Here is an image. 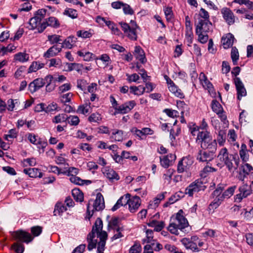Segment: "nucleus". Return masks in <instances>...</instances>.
Listing matches in <instances>:
<instances>
[{"label": "nucleus", "mask_w": 253, "mask_h": 253, "mask_svg": "<svg viewBox=\"0 0 253 253\" xmlns=\"http://www.w3.org/2000/svg\"><path fill=\"white\" fill-rule=\"evenodd\" d=\"M196 141L200 144L202 148L198 152L197 160L202 162H208L213 160L217 149V142L215 139H212L210 132L199 131Z\"/></svg>", "instance_id": "obj_1"}, {"label": "nucleus", "mask_w": 253, "mask_h": 253, "mask_svg": "<svg viewBox=\"0 0 253 253\" xmlns=\"http://www.w3.org/2000/svg\"><path fill=\"white\" fill-rule=\"evenodd\" d=\"M183 211L180 210L173 218L168 227V230L172 234H179L178 230L184 232V230L188 227L189 224L187 219L184 217Z\"/></svg>", "instance_id": "obj_2"}, {"label": "nucleus", "mask_w": 253, "mask_h": 253, "mask_svg": "<svg viewBox=\"0 0 253 253\" xmlns=\"http://www.w3.org/2000/svg\"><path fill=\"white\" fill-rule=\"evenodd\" d=\"M217 157L221 162H224L229 171L237 169L240 162L238 155L229 154L226 148H223L219 151Z\"/></svg>", "instance_id": "obj_3"}, {"label": "nucleus", "mask_w": 253, "mask_h": 253, "mask_svg": "<svg viewBox=\"0 0 253 253\" xmlns=\"http://www.w3.org/2000/svg\"><path fill=\"white\" fill-rule=\"evenodd\" d=\"M102 228L103 222L100 218H98L92 227L91 232L88 235L87 241L88 244L87 249L89 251H91L95 248L97 242L100 241V234L103 232H106L102 230Z\"/></svg>", "instance_id": "obj_4"}, {"label": "nucleus", "mask_w": 253, "mask_h": 253, "mask_svg": "<svg viewBox=\"0 0 253 253\" xmlns=\"http://www.w3.org/2000/svg\"><path fill=\"white\" fill-rule=\"evenodd\" d=\"M104 207L105 204L103 197L101 193H97L95 201L92 200L89 201L87 207V215L85 218L89 220L94 211H99L102 210Z\"/></svg>", "instance_id": "obj_5"}, {"label": "nucleus", "mask_w": 253, "mask_h": 253, "mask_svg": "<svg viewBox=\"0 0 253 253\" xmlns=\"http://www.w3.org/2000/svg\"><path fill=\"white\" fill-rule=\"evenodd\" d=\"M119 24L125 34L129 39L133 41H136L137 40V35L136 29L139 27L134 21L131 20L129 24L124 22H121Z\"/></svg>", "instance_id": "obj_6"}, {"label": "nucleus", "mask_w": 253, "mask_h": 253, "mask_svg": "<svg viewBox=\"0 0 253 253\" xmlns=\"http://www.w3.org/2000/svg\"><path fill=\"white\" fill-rule=\"evenodd\" d=\"M125 197L126 198V206L128 205L129 211L131 213L135 212L141 205V200L140 198L137 196L130 197L129 194H125Z\"/></svg>", "instance_id": "obj_7"}, {"label": "nucleus", "mask_w": 253, "mask_h": 253, "mask_svg": "<svg viewBox=\"0 0 253 253\" xmlns=\"http://www.w3.org/2000/svg\"><path fill=\"white\" fill-rule=\"evenodd\" d=\"M196 33H208L211 28V23L209 20H203L201 18L195 21Z\"/></svg>", "instance_id": "obj_8"}, {"label": "nucleus", "mask_w": 253, "mask_h": 253, "mask_svg": "<svg viewBox=\"0 0 253 253\" xmlns=\"http://www.w3.org/2000/svg\"><path fill=\"white\" fill-rule=\"evenodd\" d=\"M60 23L59 20L55 17L51 16L45 19V21L40 24L38 28V32L42 33L46 29L47 26H49L54 28H58L59 27Z\"/></svg>", "instance_id": "obj_9"}, {"label": "nucleus", "mask_w": 253, "mask_h": 253, "mask_svg": "<svg viewBox=\"0 0 253 253\" xmlns=\"http://www.w3.org/2000/svg\"><path fill=\"white\" fill-rule=\"evenodd\" d=\"M239 193L236 194L235 197V201L236 202H241L244 199L247 198L252 193L251 186L247 184H244L239 188Z\"/></svg>", "instance_id": "obj_10"}, {"label": "nucleus", "mask_w": 253, "mask_h": 253, "mask_svg": "<svg viewBox=\"0 0 253 253\" xmlns=\"http://www.w3.org/2000/svg\"><path fill=\"white\" fill-rule=\"evenodd\" d=\"M12 235L15 240L20 242L29 243L33 239L30 233L23 230L14 232Z\"/></svg>", "instance_id": "obj_11"}, {"label": "nucleus", "mask_w": 253, "mask_h": 253, "mask_svg": "<svg viewBox=\"0 0 253 253\" xmlns=\"http://www.w3.org/2000/svg\"><path fill=\"white\" fill-rule=\"evenodd\" d=\"M136 105V103L134 100H131L125 102V103L119 105L114 113L116 115L118 114H125L129 112Z\"/></svg>", "instance_id": "obj_12"}, {"label": "nucleus", "mask_w": 253, "mask_h": 253, "mask_svg": "<svg viewBox=\"0 0 253 253\" xmlns=\"http://www.w3.org/2000/svg\"><path fill=\"white\" fill-rule=\"evenodd\" d=\"M205 186L201 181H196L190 184L185 190V194L192 196L195 193L204 189Z\"/></svg>", "instance_id": "obj_13"}, {"label": "nucleus", "mask_w": 253, "mask_h": 253, "mask_svg": "<svg viewBox=\"0 0 253 253\" xmlns=\"http://www.w3.org/2000/svg\"><path fill=\"white\" fill-rule=\"evenodd\" d=\"M45 84V78L44 79L41 78L36 79L29 84L28 90L31 93H34L42 87Z\"/></svg>", "instance_id": "obj_14"}, {"label": "nucleus", "mask_w": 253, "mask_h": 253, "mask_svg": "<svg viewBox=\"0 0 253 253\" xmlns=\"http://www.w3.org/2000/svg\"><path fill=\"white\" fill-rule=\"evenodd\" d=\"M193 164V160L190 157H184L177 165V171L182 173L188 169Z\"/></svg>", "instance_id": "obj_15"}, {"label": "nucleus", "mask_w": 253, "mask_h": 253, "mask_svg": "<svg viewBox=\"0 0 253 253\" xmlns=\"http://www.w3.org/2000/svg\"><path fill=\"white\" fill-rule=\"evenodd\" d=\"M234 80L237 91V98L239 100H241L242 97L246 95V90L243 83L239 78L236 77Z\"/></svg>", "instance_id": "obj_16"}, {"label": "nucleus", "mask_w": 253, "mask_h": 253, "mask_svg": "<svg viewBox=\"0 0 253 253\" xmlns=\"http://www.w3.org/2000/svg\"><path fill=\"white\" fill-rule=\"evenodd\" d=\"M221 13L224 20L229 25L233 24L235 22L234 14L229 8L227 7L222 8Z\"/></svg>", "instance_id": "obj_17"}, {"label": "nucleus", "mask_w": 253, "mask_h": 253, "mask_svg": "<svg viewBox=\"0 0 253 253\" xmlns=\"http://www.w3.org/2000/svg\"><path fill=\"white\" fill-rule=\"evenodd\" d=\"M104 175L111 182L119 180L120 176L118 174L112 169L106 167L103 169Z\"/></svg>", "instance_id": "obj_18"}, {"label": "nucleus", "mask_w": 253, "mask_h": 253, "mask_svg": "<svg viewBox=\"0 0 253 253\" xmlns=\"http://www.w3.org/2000/svg\"><path fill=\"white\" fill-rule=\"evenodd\" d=\"M160 163L162 167L167 168L172 165L176 159V156L173 154H169L167 156L160 157Z\"/></svg>", "instance_id": "obj_19"}, {"label": "nucleus", "mask_w": 253, "mask_h": 253, "mask_svg": "<svg viewBox=\"0 0 253 253\" xmlns=\"http://www.w3.org/2000/svg\"><path fill=\"white\" fill-rule=\"evenodd\" d=\"M181 242L187 249L192 250L193 252H199L196 242H192L189 240V238H184L181 240Z\"/></svg>", "instance_id": "obj_20"}, {"label": "nucleus", "mask_w": 253, "mask_h": 253, "mask_svg": "<svg viewBox=\"0 0 253 253\" xmlns=\"http://www.w3.org/2000/svg\"><path fill=\"white\" fill-rule=\"evenodd\" d=\"M234 40V36L230 33L227 34L225 36H223L221 39L223 47L225 49L229 48L232 45Z\"/></svg>", "instance_id": "obj_21"}, {"label": "nucleus", "mask_w": 253, "mask_h": 253, "mask_svg": "<svg viewBox=\"0 0 253 253\" xmlns=\"http://www.w3.org/2000/svg\"><path fill=\"white\" fill-rule=\"evenodd\" d=\"M62 50V47H58L57 45H53L50 47L46 52L44 53L43 56L46 58H48L56 56Z\"/></svg>", "instance_id": "obj_22"}, {"label": "nucleus", "mask_w": 253, "mask_h": 253, "mask_svg": "<svg viewBox=\"0 0 253 253\" xmlns=\"http://www.w3.org/2000/svg\"><path fill=\"white\" fill-rule=\"evenodd\" d=\"M23 172L29 175L31 177H42V173L41 172L40 170L37 168H30L25 169L23 170Z\"/></svg>", "instance_id": "obj_23"}, {"label": "nucleus", "mask_w": 253, "mask_h": 253, "mask_svg": "<svg viewBox=\"0 0 253 253\" xmlns=\"http://www.w3.org/2000/svg\"><path fill=\"white\" fill-rule=\"evenodd\" d=\"M134 55L135 58L142 63H144L146 61L144 52L139 46H135Z\"/></svg>", "instance_id": "obj_24"}, {"label": "nucleus", "mask_w": 253, "mask_h": 253, "mask_svg": "<svg viewBox=\"0 0 253 253\" xmlns=\"http://www.w3.org/2000/svg\"><path fill=\"white\" fill-rule=\"evenodd\" d=\"M77 54L79 56L83 57L84 60L86 61H89L92 60H98V57L90 52H86L84 50L78 51Z\"/></svg>", "instance_id": "obj_25"}, {"label": "nucleus", "mask_w": 253, "mask_h": 253, "mask_svg": "<svg viewBox=\"0 0 253 253\" xmlns=\"http://www.w3.org/2000/svg\"><path fill=\"white\" fill-rule=\"evenodd\" d=\"M199 80L201 84L204 88L210 90L213 88L212 84L208 81L204 73H201L200 74Z\"/></svg>", "instance_id": "obj_26"}, {"label": "nucleus", "mask_w": 253, "mask_h": 253, "mask_svg": "<svg viewBox=\"0 0 253 253\" xmlns=\"http://www.w3.org/2000/svg\"><path fill=\"white\" fill-rule=\"evenodd\" d=\"M77 41V38L74 36H69L62 42V48L71 49Z\"/></svg>", "instance_id": "obj_27"}, {"label": "nucleus", "mask_w": 253, "mask_h": 253, "mask_svg": "<svg viewBox=\"0 0 253 253\" xmlns=\"http://www.w3.org/2000/svg\"><path fill=\"white\" fill-rule=\"evenodd\" d=\"M169 90L173 93L175 96L179 97L180 98H184V95L181 89L178 88V87L173 84L168 86Z\"/></svg>", "instance_id": "obj_28"}, {"label": "nucleus", "mask_w": 253, "mask_h": 253, "mask_svg": "<svg viewBox=\"0 0 253 253\" xmlns=\"http://www.w3.org/2000/svg\"><path fill=\"white\" fill-rule=\"evenodd\" d=\"M236 188L237 186L236 185L229 187L223 193L221 196H219V198H221L223 201L225 199H228L230 198L233 195Z\"/></svg>", "instance_id": "obj_29"}, {"label": "nucleus", "mask_w": 253, "mask_h": 253, "mask_svg": "<svg viewBox=\"0 0 253 253\" xmlns=\"http://www.w3.org/2000/svg\"><path fill=\"white\" fill-rule=\"evenodd\" d=\"M91 108L90 106V103L88 102H85L84 104L79 106L77 112L82 114H85L91 112Z\"/></svg>", "instance_id": "obj_30"}, {"label": "nucleus", "mask_w": 253, "mask_h": 253, "mask_svg": "<svg viewBox=\"0 0 253 253\" xmlns=\"http://www.w3.org/2000/svg\"><path fill=\"white\" fill-rule=\"evenodd\" d=\"M217 134V141L220 146H223L225 142L226 132L224 130L216 129Z\"/></svg>", "instance_id": "obj_31"}, {"label": "nucleus", "mask_w": 253, "mask_h": 253, "mask_svg": "<svg viewBox=\"0 0 253 253\" xmlns=\"http://www.w3.org/2000/svg\"><path fill=\"white\" fill-rule=\"evenodd\" d=\"M45 84L47 83L46 85L45 90L47 92H51L53 91L55 87V85L54 84L51 83L53 80V76L51 75H47L45 77Z\"/></svg>", "instance_id": "obj_32"}, {"label": "nucleus", "mask_w": 253, "mask_h": 253, "mask_svg": "<svg viewBox=\"0 0 253 253\" xmlns=\"http://www.w3.org/2000/svg\"><path fill=\"white\" fill-rule=\"evenodd\" d=\"M111 137L116 141H121L123 140L124 132L122 130L114 129L113 130Z\"/></svg>", "instance_id": "obj_33"}, {"label": "nucleus", "mask_w": 253, "mask_h": 253, "mask_svg": "<svg viewBox=\"0 0 253 253\" xmlns=\"http://www.w3.org/2000/svg\"><path fill=\"white\" fill-rule=\"evenodd\" d=\"M126 198L125 197V195L121 197L117 201V203L115 205L112 207V211H114L119 209L121 206H126Z\"/></svg>", "instance_id": "obj_34"}, {"label": "nucleus", "mask_w": 253, "mask_h": 253, "mask_svg": "<svg viewBox=\"0 0 253 253\" xmlns=\"http://www.w3.org/2000/svg\"><path fill=\"white\" fill-rule=\"evenodd\" d=\"M67 208L62 203H57L55 207L54 214L55 215H60L62 213L67 211Z\"/></svg>", "instance_id": "obj_35"}, {"label": "nucleus", "mask_w": 253, "mask_h": 253, "mask_svg": "<svg viewBox=\"0 0 253 253\" xmlns=\"http://www.w3.org/2000/svg\"><path fill=\"white\" fill-rule=\"evenodd\" d=\"M130 89L134 94L137 95H142L145 92V87L142 85L131 86L130 87Z\"/></svg>", "instance_id": "obj_36"}, {"label": "nucleus", "mask_w": 253, "mask_h": 253, "mask_svg": "<svg viewBox=\"0 0 253 253\" xmlns=\"http://www.w3.org/2000/svg\"><path fill=\"white\" fill-rule=\"evenodd\" d=\"M72 195L77 202H81L84 199L83 193L78 189H74L72 190Z\"/></svg>", "instance_id": "obj_37"}, {"label": "nucleus", "mask_w": 253, "mask_h": 253, "mask_svg": "<svg viewBox=\"0 0 253 253\" xmlns=\"http://www.w3.org/2000/svg\"><path fill=\"white\" fill-rule=\"evenodd\" d=\"M29 54L22 52H19L16 54L14 56V59L20 62L27 61L29 60Z\"/></svg>", "instance_id": "obj_38"}, {"label": "nucleus", "mask_w": 253, "mask_h": 253, "mask_svg": "<svg viewBox=\"0 0 253 253\" xmlns=\"http://www.w3.org/2000/svg\"><path fill=\"white\" fill-rule=\"evenodd\" d=\"M44 64L39 62H33L28 69V73L36 72L37 70L43 68Z\"/></svg>", "instance_id": "obj_39"}, {"label": "nucleus", "mask_w": 253, "mask_h": 253, "mask_svg": "<svg viewBox=\"0 0 253 253\" xmlns=\"http://www.w3.org/2000/svg\"><path fill=\"white\" fill-rule=\"evenodd\" d=\"M77 36L78 37L82 38L83 39L89 38L92 37V30H89L88 31L85 30H79L77 32Z\"/></svg>", "instance_id": "obj_40"}, {"label": "nucleus", "mask_w": 253, "mask_h": 253, "mask_svg": "<svg viewBox=\"0 0 253 253\" xmlns=\"http://www.w3.org/2000/svg\"><path fill=\"white\" fill-rule=\"evenodd\" d=\"M66 122L71 126H77L80 123V119L77 116L70 115L67 116Z\"/></svg>", "instance_id": "obj_41"}, {"label": "nucleus", "mask_w": 253, "mask_h": 253, "mask_svg": "<svg viewBox=\"0 0 253 253\" xmlns=\"http://www.w3.org/2000/svg\"><path fill=\"white\" fill-rule=\"evenodd\" d=\"M79 170L78 169L75 167H70L67 169H65L64 171L62 172V173L68 176L76 175L78 174Z\"/></svg>", "instance_id": "obj_42"}, {"label": "nucleus", "mask_w": 253, "mask_h": 253, "mask_svg": "<svg viewBox=\"0 0 253 253\" xmlns=\"http://www.w3.org/2000/svg\"><path fill=\"white\" fill-rule=\"evenodd\" d=\"M39 19H38V17H36V16H34V17L30 19L29 23L31 27L29 28L30 29L34 30L37 28V29L38 28L40 24H41V21H40Z\"/></svg>", "instance_id": "obj_43"}, {"label": "nucleus", "mask_w": 253, "mask_h": 253, "mask_svg": "<svg viewBox=\"0 0 253 253\" xmlns=\"http://www.w3.org/2000/svg\"><path fill=\"white\" fill-rule=\"evenodd\" d=\"M211 108L212 111L215 113H219L223 111L222 107L220 103L216 100H212L211 102Z\"/></svg>", "instance_id": "obj_44"}, {"label": "nucleus", "mask_w": 253, "mask_h": 253, "mask_svg": "<svg viewBox=\"0 0 253 253\" xmlns=\"http://www.w3.org/2000/svg\"><path fill=\"white\" fill-rule=\"evenodd\" d=\"M22 164L24 167L35 166L37 164V162L36 159L34 158H27L24 159L22 162Z\"/></svg>", "instance_id": "obj_45"}, {"label": "nucleus", "mask_w": 253, "mask_h": 253, "mask_svg": "<svg viewBox=\"0 0 253 253\" xmlns=\"http://www.w3.org/2000/svg\"><path fill=\"white\" fill-rule=\"evenodd\" d=\"M67 115L65 114H61L55 116L52 120L54 123H60L66 122Z\"/></svg>", "instance_id": "obj_46"}, {"label": "nucleus", "mask_w": 253, "mask_h": 253, "mask_svg": "<svg viewBox=\"0 0 253 253\" xmlns=\"http://www.w3.org/2000/svg\"><path fill=\"white\" fill-rule=\"evenodd\" d=\"M223 201L218 197V198L216 197L213 202H212L209 206V209L210 210H214L217 208L221 203Z\"/></svg>", "instance_id": "obj_47"}, {"label": "nucleus", "mask_w": 253, "mask_h": 253, "mask_svg": "<svg viewBox=\"0 0 253 253\" xmlns=\"http://www.w3.org/2000/svg\"><path fill=\"white\" fill-rule=\"evenodd\" d=\"M231 56L232 60L233 61V64L234 65L237 64V60L239 59V52L238 49L235 47H233L232 48L231 52Z\"/></svg>", "instance_id": "obj_48"}, {"label": "nucleus", "mask_w": 253, "mask_h": 253, "mask_svg": "<svg viewBox=\"0 0 253 253\" xmlns=\"http://www.w3.org/2000/svg\"><path fill=\"white\" fill-rule=\"evenodd\" d=\"M105 23L107 26L109 28H110L112 32L115 34L118 35L119 33V30L118 28L116 27L115 24L109 20H107L105 21Z\"/></svg>", "instance_id": "obj_49"}, {"label": "nucleus", "mask_w": 253, "mask_h": 253, "mask_svg": "<svg viewBox=\"0 0 253 253\" xmlns=\"http://www.w3.org/2000/svg\"><path fill=\"white\" fill-rule=\"evenodd\" d=\"M174 172V169H171L166 170V172L163 175V178L165 180V182H168V183L170 182Z\"/></svg>", "instance_id": "obj_50"}, {"label": "nucleus", "mask_w": 253, "mask_h": 253, "mask_svg": "<svg viewBox=\"0 0 253 253\" xmlns=\"http://www.w3.org/2000/svg\"><path fill=\"white\" fill-rule=\"evenodd\" d=\"M64 14L74 19L77 17L78 13L75 9L72 8L66 9L64 12Z\"/></svg>", "instance_id": "obj_51"}, {"label": "nucleus", "mask_w": 253, "mask_h": 253, "mask_svg": "<svg viewBox=\"0 0 253 253\" xmlns=\"http://www.w3.org/2000/svg\"><path fill=\"white\" fill-rule=\"evenodd\" d=\"M225 187V185L223 184H219L216 189L213 191V195L214 196L218 198L219 196H221V193L224 189Z\"/></svg>", "instance_id": "obj_52"}, {"label": "nucleus", "mask_w": 253, "mask_h": 253, "mask_svg": "<svg viewBox=\"0 0 253 253\" xmlns=\"http://www.w3.org/2000/svg\"><path fill=\"white\" fill-rule=\"evenodd\" d=\"M60 38L61 37L57 35H48L47 37L48 40L51 44H54L61 42L62 40Z\"/></svg>", "instance_id": "obj_53"}, {"label": "nucleus", "mask_w": 253, "mask_h": 253, "mask_svg": "<svg viewBox=\"0 0 253 253\" xmlns=\"http://www.w3.org/2000/svg\"><path fill=\"white\" fill-rule=\"evenodd\" d=\"M91 123H97L101 120V115L97 113L92 114L88 118Z\"/></svg>", "instance_id": "obj_54"}, {"label": "nucleus", "mask_w": 253, "mask_h": 253, "mask_svg": "<svg viewBox=\"0 0 253 253\" xmlns=\"http://www.w3.org/2000/svg\"><path fill=\"white\" fill-rule=\"evenodd\" d=\"M196 35L198 36V41L202 43H205L207 42L209 37L207 33L202 32L196 33Z\"/></svg>", "instance_id": "obj_55"}, {"label": "nucleus", "mask_w": 253, "mask_h": 253, "mask_svg": "<svg viewBox=\"0 0 253 253\" xmlns=\"http://www.w3.org/2000/svg\"><path fill=\"white\" fill-rule=\"evenodd\" d=\"M60 108L58 106V105L54 102H52L49 104L45 108V112H51L55 111H59Z\"/></svg>", "instance_id": "obj_56"}, {"label": "nucleus", "mask_w": 253, "mask_h": 253, "mask_svg": "<svg viewBox=\"0 0 253 253\" xmlns=\"http://www.w3.org/2000/svg\"><path fill=\"white\" fill-rule=\"evenodd\" d=\"M73 96V94L71 92H68L62 95L60 97V101L62 103H66L71 101V98Z\"/></svg>", "instance_id": "obj_57"}, {"label": "nucleus", "mask_w": 253, "mask_h": 253, "mask_svg": "<svg viewBox=\"0 0 253 253\" xmlns=\"http://www.w3.org/2000/svg\"><path fill=\"white\" fill-rule=\"evenodd\" d=\"M241 169L245 173L249 174V173L253 170V167L248 163L243 164L241 166Z\"/></svg>", "instance_id": "obj_58"}, {"label": "nucleus", "mask_w": 253, "mask_h": 253, "mask_svg": "<svg viewBox=\"0 0 253 253\" xmlns=\"http://www.w3.org/2000/svg\"><path fill=\"white\" fill-rule=\"evenodd\" d=\"M87 84V81L84 79H79L77 81V87L82 91L85 90Z\"/></svg>", "instance_id": "obj_59"}, {"label": "nucleus", "mask_w": 253, "mask_h": 253, "mask_svg": "<svg viewBox=\"0 0 253 253\" xmlns=\"http://www.w3.org/2000/svg\"><path fill=\"white\" fill-rule=\"evenodd\" d=\"M12 247L16 253H23L24 251V246L20 243H14Z\"/></svg>", "instance_id": "obj_60"}, {"label": "nucleus", "mask_w": 253, "mask_h": 253, "mask_svg": "<svg viewBox=\"0 0 253 253\" xmlns=\"http://www.w3.org/2000/svg\"><path fill=\"white\" fill-rule=\"evenodd\" d=\"M141 247L138 243H135L129 249V253H140Z\"/></svg>", "instance_id": "obj_61"}, {"label": "nucleus", "mask_w": 253, "mask_h": 253, "mask_svg": "<svg viewBox=\"0 0 253 253\" xmlns=\"http://www.w3.org/2000/svg\"><path fill=\"white\" fill-rule=\"evenodd\" d=\"M70 180L72 183L78 185H83L84 181H85L76 175H71L70 177Z\"/></svg>", "instance_id": "obj_62"}, {"label": "nucleus", "mask_w": 253, "mask_h": 253, "mask_svg": "<svg viewBox=\"0 0 253 253\" xmlns=\"http://www.w3.org/2000/svg\"><path fill=\"white\" fill-rule=\"evenodd\" d=\"M123 11L125 14L132 15L134 13V11L131 8L129 5L124 3L122 6Z\"/></svg>", "instance_id": "obj_63"}, {"label": "nucleus", "mask_w": 253, "mask_h": 253, "mask_svg": "<svg viewBox=\"0 0 253 253\" xmlns=\"http://www.w3.org/2000/svg\"><path fill=\"white\" fill-rule=\"evenodd\" d=\"M26 70L25 66H21L16 71L14 74V77L16 79H19L23 76V73Z\"/></svg>", "instance_id": "obj_64"}]
</instances>
